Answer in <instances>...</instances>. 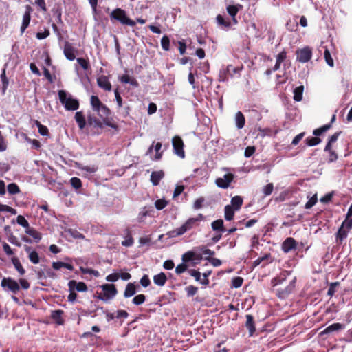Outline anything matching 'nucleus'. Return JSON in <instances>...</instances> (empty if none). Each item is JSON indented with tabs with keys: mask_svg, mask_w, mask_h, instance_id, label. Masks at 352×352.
I'll return each mask as SVG.
<instances>
[{
	"mask_svg": "<svg viewBox=\"0 0 352 352\" xmlns=\"http://www.w3.org/2000/svg\"><path fill=\"white\" fill-rule=\"evenodd\" d=\"M162 146V145L160 142H157L155 144V142H153L152 145H151L150 147L148 148V149L147 151V154L152 153L153 150L154 149L155 151V155L153 160L155 161H158V160H161V158L162 157V154H163V152L160 151Z\"/></svg>",
	"mask_w": 352,
	"mask_h": 352,
	"instance_id": "22",
	"label": "nucleus"
},
{
	"mask_svg": "<svg viewBox=\"0 0 352 352\" xmlns=\"http://www.w3.org/2000/svg\"><path fill=\"white\" fill-rule=\"evenodd\" d=\"M243 282V279L241 277H240V276L234 277L232 280V285L234 288H239L242 285Z\"/></svg>",
	"mask_w": 352,
	"mask_h": 352,
	"instance_id": "57",
	"label": "nucleus"
},
{
	"mask_svg": "<svg viewBox=\"0 0 352 352\" xmlns=\"http://www.w3.org/2000/svg\"><path fill=\"white\" fill-rule=\"evenodd\" d=\"M168 201L164 198L157 199L155 201V207L157 210H161L167 206Z\"/></svg>",
	"mask_w": 352,
	"mask_h": 352,
	"instance_id": "43",
	"label": "nucleus"
},
{
	"mask_svg": "<svg viewBox=\"0 0 352 352\" xmlns=\"http://www.w3.org/2000/svg\"><path fill=\"white\" fill-rule=\"evenodd\" d=\"M188 268V265L184 261L178 265L175 268V272L177 274H181L184 272Z\"/></svg>",
	"mask_w": 352,
	"mask_h": 352,
	"instance_id": "60",
	"label": "nucleus"
},
{
	"mask_svg": "<svg viewBox=\"0 0 352 352\" xmlns=\"http://www.w3.org/2000/svg\"><path fill=\"white\" fill-rule=\"evenodd\" d=\"M119 80L122 83L130 84L135 88L139 87V82H138V80L134 77H132L127 74H123L122 76H120Z\"/></svg>",
	"mask_w": 352,
	"mask_h": 352,
	"instance_id": "24",
	"label": "nucleus"
},
{
	"mask_svg": "<svg viewBox=\"0 0 352 352\" xmlns=\"http://www.w3.org/2000/svg\"><path fill=\"white\" fill-rule=\"evenodd\" d=\"M211 227L214 231H219L221 232L225 231L223 221L222 219L214 221L211 224Z\"/></svg>",
	"mask_w": 352,
	"mask_h": 352,
	"instance_id": "38",
	"label": "nucleus"
},
{
	"mask_svg": "<svg viewBox=\"0 0 352 352\" xmlns=\"http://www.w3.org/2000/svg\"><path fill=\"white\" fill-rule=\"evenodd\" d=\"M28 258L30 261L34 264H37L39 263L40 258L38 254L34 250L30 252Z\"/></svg>",
	"mask_w": 352,
	"mask_h": 352,
	"instance_id": "46",
	"label": "nucleus"
},
{
	"mask_svg": "<svg viewBox=\"0 0 352 352\" xmlns=\"http://www.w3.org/2000/svg\"><path fill=\"white\" fill-rule=\"evenodd\" d=\"M141 285L144 287H147L151 284V280L147 274H144L140 279V281Z\"/></svg>",
	"mask_w": 352,
	"mask_h": 352,
	"instance_id": "62",
	"label": "nucleus"
},
{
	"mask_svg": "<svg viewBox=\"0 0 352 352\" xmlns=\"http://www.w3.org/2000/svg\"><path fill=\"white\" fill-rule=\"evenodd\" d=\"M331 129V124H324L322 126L318 128L313 131V135L316 137H308L305 139V144L308 146H314L319 144L322 140L318 136L321 135L323 133L327 132Z\"/></svg>",
	"mask_w": 352,
	"mask_h": 352,
	"instance_id": "7",
	"label": "nucleus"
},
{
	"mask_svg": "<svg viewBox=\"0 0 352 352\" xmlns=\"http://www.w3.org/2000/svg\"><path fill=\"white\" fill-rule=\"evenodd\" d=\"M324 59H325V61L327 63V65L331 67H333V65H334L333 60L331 57L330 52L329 51V50L327 47L325 48V50L324 52Z\"/></svg>",
	"mask_w": 352,
	"mask_h": 352,
	"instance_id": "44",
	"label": "nucleus"
},
{
	"mask_svg": "<svg viewBox=\"0 0 352 352\" xmlns=\"http://www.w3.org/2000/svg\"><path fill=\"white\" fill-rule=\"evenodd\" d=\"M1 285L3 288H8L13 294H16L20 289L19 283L12 278H3L1 280Z\"/></svg>",
	"mask_w": 352,
	"mask_h": 352,
	"instance_id": "11",
	"label": "nucleus"
},
{
	"mask_svg": "<svg viewBox=\"0 0 352 352\" xmlns=\"http://www.w3.org/2000/svg\"><path fill=\"white\" fill-rule=\"evenodd\" d=\"M304 87L302 85L296 87L294 90V100L300 102L302 100Z\"/></svg>",
	"mask_w": 352,
	"mask_h": 352,
	"instance_id": "37",
	"label": "nucleus"
},
{
	"mask_svg": "<svg viewBox=\"0 0 352 352\" xmlns=\"http://www.w3.org/2000/svg\"><path fill=\"white\" fill-rule=\"evenodd\" d=\"M167 281V276L164 272H160L153 276V282L160 287H163Z\"/></svg>",
	"mask_w": 352,
	"mask_h": 352,
	"instance_id": "28",
	"label": "nucleus"
},
{
	"mask_svg": "<svg viewBox=\"0 0 352 352\" xmlns=\"http://www.w3.org/2000/svg\"><path fill=\"white\" fill-rule=\"evenodd\" d=\"M12 263L20 275H23L25 273V269L23 267L19 259L17 257H13L12 258Z\"/></svg>",
	"mask_w": 352,
	"mask_h": 352,
	"instance_id": "39",
	"label": "nucleus"
},
{
	"mask_svg": "<svg viewBox=\"0 0 352 352\" xmlns=\"http://www.w3.org/2000/svg\"><path fill=\"white\" fill-rule=\"evenodd\" d=\"M120 278V274L118 273H112L106 277V280L109 282H116Z\"/></svg>",
	"mask_w": 352,
	"mask_h": 352,
	"instance_id": "64",
	"label": "nucleus"
},
{
	"mask_svg": "<svg viewBox=\"0 0 352 352\" xmlns=\"http://www.w3.org/2000/svg\"><path fill=\"white\" fill-rule=\"evenodd\" d=\"M69 290H76L79 292H87L88 288L84 282H76L72 280L68 283Z\"/></svg>",
	"mask_w": 352,
	"mask_h": 352,
	"instance_id": "20",
	"label": "nucleus"
},
{
	"mask_svg": "<svg viewBox=\"0 0 352 352\" xmlns=\"http://www.w3.org/2000/svg\"><path fill=\"white\" fill-rule=\"evenodd\" d=\"M296 60L302 63L309 62L312 57V50L309 46L298 49L296 52Z\"/></svg>",
	"mask_w": 352,
	"mask_h": 352,
	"instance_id": "9",
	"label": "nucleus"
},
{
	"mask_svg": "<svg viewBox=\"0 0 352 352\" xmlns=\"http://www.w3.org/2000/svg\"><path fill=\"white\" fill-rule=\"evenodd\" d=\"M172 144L175 154L181 158H184L185 152L184 151V142L179 136H175L172 139Z\"/></svg>",
	"mask_w": 352,
	"mask_h": 352,
	"instance_id": "10",
	"label": "nucleus"
},
{
	"mask_svg": "<svg viewBox=\"0 0 352 352\" xmlns=\"http://www.w3.org/2000/svg\"><path fill=\"white\" fill-rule=\"evenodd\" d=\"M35 125L38 127V133L43 136L49 135V130L47 126L43 125L39 121L34 120Z\"/></svg>",
	"mask_w": 352,
	"mask_h": 352,
	"instance_id": "42",
	"label": "nucleus"
},
{
	"mask_svg": "<svg viewBox=\"0 0 352 352\" xmlns=\"http://www.w3.org/2000/svg\"><path fill=\"white\" fill-rule=\"evenodd\" d=\"M287 58V52L285 50L280 52L276 57V61L281 64Z\"/></svg>",
	"mask_w": 352,
	"mask_h": 352,
	"instance_id": "63",
	"label": "nucleus"
},
{
	"mask_svg": "<svg viewBox=\"0 0 352 352\" xmlns=\"http://www.w3.org/2000/svg\"><path fill=\"white\" fill-rule=\"evenodd\" d=\"M326 152H329V158H328V162L331 163L333 162H336L338 157L337 153L332 149V147H331V150H324Z\"/></svg>",
	"mask_w": 352,
	"mask_h": 352,
	"instance_id": "50",
	"label": "nucleus"
},
{
	"mask_svg": "<svg viewBox=\"0 0 352 352\" xmlns=\"http://www.w3.org/2000/svg\"><path fill=\"white\" fill-rule=\"evenodd\" d=\"M161 45L164 50L168 51L170 50V39L168 36L164 35L161 39Z\"/></svg>",
	"mask_w": 352,
	"mask_h": 352,
	"instance_id": "45",
	"label": "nucleus"
},
{
	"mask_svg": "<svg viewBox=\"0 0 352 352\" xmlns=\"http://www.w3.org/2000/svg\"><path fill=\"white\" fill-rule=\"evenodd\" d=\"M245 317H246L245 327L249 331V335L250 336H252L256 331L254 317L250 314L246 315Z\"/></svg>",
	"mask_w": 352,
	"mask_h": 352,
	"instance_id": "25",
	"label": "nucleus"
},
{
	"mask_svg": "<svg viewBox=\"0 0 352 352\" xmlns=\"http://www.w3.org/2000/svg\"><path fill=\"white\" fill-rule=\"evenodd\" d=\"M52 267L56 270H58L62 267H65L70 271H72L74 270V267L72 265L62 261L53 262Z\"/></svg>",
	"mask_w": 352,
	"mask_h": 352,
	"instance_id": "36",
	"label": "nucleus"
},
{
	"mask_svg": "<svg viewBox=\"0 0 352 352\" xmlns=\"http://www.w3.org/2000/svg\"><path fill=\"white\" fill-rule=\"evenodd\" d=\"M0 212H10L12 214H16V211L15 209L12 208L10 206H8L7 205H3L0 204Z\"/></svg>",
	"mask_w": 352,
	"mask_h": 352,
	"instance_id": "54",
	"label": "nucleus"
},
{
	"mask_svg": "<svg viewBox=\"0 0 352 352\" xmlns=\"http://www.w3.org/2000/svg\"><path fill=\"white\" fill-rule=\"evenodd\" d=\"M216 22L218 26L225 31L229 30L233 24L232 21H230L228 19H226L221 14H218L216 16Z\"/></svg>",
	"mask_w": 352,
	"mask_h": 352,
	"instance_id": "17",
	"label": "nucleus"
},
{
	"mask_svg": "<svg viewBox=\"0 0 352 352\" xmlns=\"http://www.w3.org/2000/svg\"><path fill=\"white\" fill-rule=\"evenodd\" d=\"M344 328V325L340 323H333L327 327H326L321 333V335L328 334L333 331H339L343 329Z\"/></svg>",
	"mask_w": 352,
	"mask_h": 352,
	"instance_id": "27",
	"label": "nucleus"
},
{
	"mask_svg": "<svg viewBox=\"0 0 352 352\" xmlns=\"http://www.w3.org/2000/svg\"><path fill=\"white\" fill-rule=\"evenodd\" d=\"M103 294H98L96 298L104 302H107L113 298L117 293V289L113 284H104L101 286Z\"/></svg>",
	"mask_w": 352,
	"mask_h": 352,
	"instance_id": "8",
	"label": "nucleus"
},
{
	"mask_svg": "<svg viewBox=\"0 0 352 352\" xmlns=\"http://www.w3.org/2000/svg\"><path fill=\"white\" fill-rule=\"evenodd\" d=\"M289 275H290V272L289 271L285 270L281 272L277 276L272 280V286L276 287L283 284L287 280Z\"/></svg>",
	"mask_w": 352,
	"mask_h": 352,
	"instance_id": "23",
	"label": "nucleus"
},
{
	"mask_svg": "<svg viewBox=\"0 0 352 352\" xmlns=\"http://www.w3.org/2000/svg\"><path fill=\"white\" fill-rule=\"evenodd\" d=\"M340 134H341V131L336 132L334 134H333L332 135H331L329 138L327 145L324 147V150H331V147H332V144L338 140V138Z\"/></svg>",
	"mask_w": 352,
	"mask_h": 352,
	"instance_id": "41",
	"label": "nucleus"
},
{
	"mask_svg": "<svg viewBox=\"0 0 352 352\" xmlns=\"http://www.w3.org/2000/svg\"><path fill=\"white\" fill-rule=\"evenodd\" d=\"M77 50L75 49L72 44L68 41L64 43L63 53L65 57L69 60H74L76 58V53Z\"/></svg>",
	"mask_w": 352,
	"mask_h": 352,
	"instance_id": "14",
	"label": "nucleus"
},
{
	"mask_svg": "<svg viewBox=\"0 0 352 352\" xmlns=\"http://www.w3.org/2000/svg\"><path fill=\"white\" fill-rule=\"evenodd\" d=\"M164 177V172L163 170L153 171L151 175V182L153 186H157Z\"/></svg>",
	"mask_w": 352,
	"mask_h": 352,
	"instance_id": "26",
	"label": "nucleus"
},
{
	"mask_svg": "<svg viewBox=\"0 0 352 352\" xmlns=\"http://www.w3.org/2000/svg\"><path fill=\"white\" fill-rule=\"evenodd\" d=\"M78 168L89 173H94L98 170V168L96 166H78Z\"/></svg>",
	"mask_w": 352,
	"mask_h": 352,
	"instance_id": "55",
	"label": "nucleus"
},
{
	"mask_svg": "<svg viewBox=\"0 0 352 352\" xmlns=\"http://www.w3.org/2000/svg\"><path fill=\"white\" fill-rule=\"evenodd\" d=\"M124 239H125L122 242L123 246L130 247L133 244L134 240L129 228L124 230Z\"/></svg>",
	"mask_w": 352,
	"mask_h": 352,
	"instance_id": "31",
	"label": "nucleus"
},
{
	"mask_svg": "<svg viewBox=\"0 0 352 352\" xmlns=\"http://www.w3.org/2000/svg\"><path fill=\"white\" fill-rule=\"evenodd\" d=\"M25 233L32 236L36 242H38L41 239V234L34 228H28Z\"/></svg>",
	"mask_w": 352,
	"mask_h": 352,
	"instance_id": "40",
	"label": "nucleus"
},
{
	"mask_svg": "<svg viewBox=\"0 0 352 352\" xmlns=\"http://www.w3.org/2000/svg\"><path fill=\"white\" fill-rule=\"evenodd\" d=\"M243 204V199L241 196L236 195L231 199L230 206L239 211Z\"/></svg>",
	"mask_w": 352,
	"mask_h": 352,
	"instance_id": "29",
	"label": "nucleus"
},
{
	"mask_svg": "<svg viewBox=\"0 0 352 352\" xmlns=\"http://www.w3.org/2000/svg\"><path fill=\"white\" fill-rule=\"evenodd\" d=\"M352 229V205L348 209L346 218L342 223L341 226L339 228L336 234V240L337 243H342L345 240L349 232Z\"/></svg>",
	"mask_w": 352,
	"mask_h": 352,
	"instance_id": "2",
	"label": "nucleus"
},
{
	"mask_svg": "<svg viewBox=\"0 0 352 352\" xmlns=\"http://www.w3.org/2000/svg\"><path fill=\"white\" fill-rule=\"evenodd\" d=\"M97 84L100 88L104 89V91H111V84L108 77L104 75L100 76L97 78Z\"/></svg>",
	"mask_w": 352,
	"mask_h": 352,
	"instance_id": "21",
	"label": "nucleus"
},
{
	"mask_svg": "<svg viewBox=\"0 0 352 352\" xmlns=\"http://www.w3.org/2000/svg\"><path fill=\"white\" fill-rule=\"evenodd\" d=\"M234 179V175L232 173L226 174L223 177L217 178L215 180L216 185L221 188H228Z\"/></svg>",
	"mask_w": 352,
	"mask_h": 352,
	"instance_id": "13",
	"label": "nucleus"
},
{
	"mask_svg": "<svg viewBox=\"0 0 352 352\" xmlns=\"http://www.w3.org/2000/svg\"><path fill=\"white\" fill-rule=\"evenodd\" d=\"M58 94L61 104L66 110L75 111L79 108L78 100L66 91L59 90Z\"/></svg>",
	"mask_w": 352,
	"mask_h": 352,
	"instance_id": "5",
	"label": "nucleus"
},
{
	"mask_svg": "<svg viewBox=\"0 0 352 352\" xmlns=\"http://www.w3.org/2000/svg\"><path fill=\"white\" fill-rule=\"evenodd\" d=\"M340 285L339 282H334V283H331L330 285H329V289H328V292H327V294L329 296H333V294H335L336 291V287Z\"/></svg>",
	"mask_w": 352,
	"mask_h": 352,
	"instance_id": "58",
	"label": "nucleus"
},
{
	"mask_svg": "<svg viewBox=\"0 0 352 352\" xmlns=\"http://www.w3.org/2000/svg\"><path fill=\"white\" fill-rule=\"evenodd\" d=\"M87 123L89 126H93L94 127L102 129L104 126H107L115 131H118V126L112 118H103L100 120L94 115L89 114L87 116Z\"/></svg>",
	"mask_w": 352,
	"mask_h": 352,
	"instance_id": "3",
	"label": "nucleus"
},
{
	"mask_svg": "<svg viewBox=\"0 0 352 352\" xmlns=\"http://www.w3.org/2000/svg\"><path fill=\"white\" fill-rule=\"evenodd\" d=\"M296 278L293 277L292 280H290L289 285L285 288H280L277 290L278 296L280 298H286L289 294H290L296 287Z\"/></svg>",
	"mask_w": 352,
	"mask_h": 352,
	"instance_id": "12",
	"label": "nucleus"
},
{
	"mask_svg": "<svg viewBox=\"0 0 352 352\" xmlns=\"http://www.w3.org/2000/svg\"><path fill=\"white\" fill-rule=\"evenodd\" d=\"M186 291L187 292V295L188 296H192L195 295L198 291V288L197 287H195L193 285H189L186 287Z\"/></svg>",
	"mask_w": 352,
	"mask_h": 352,
	"instance_id": "61",
	"label": "nucleus"
},
{
	"mask_svg": "<svg viewBox=\"0 0 352 352\" xmlns=\"http://www.w3.org/2000/svg\"><path fill=\"white\" fill-rule=\"evenodd\" d=\"M274 190V185L272 183H270L265 186L263 188V193L265 196L270 195Z\"/></svg>",
	"mask_w": 352,
	"mask_h": 352,
	"instance_id": "53",
	"label": "nucleus"
},
{
	"mask_svg": "<svg viewBox=\"0 0 352 352\" xmlns=\"http://www.w3.org/2000/svg\"><path fill=\"white\" fill-rule=\"evenodd\" d=\"M76 60L78 62V63L80 65V67L84 69V70H88L90 67V65H89V62L88 61V60H86L83 58H76Z\"/></svg>",
	"mask_w": 352,
	"mask_h": 352,
	"instance_id": "47",
	"label": "nucleus"
},
{
	"mask_svg": "<svg viewBox=\"0 0 352 352\" xmlns=\"http://www.w3.org/2000/svg\"><path fill=\"white\" fill-rule=\"evenodd\" d=\"M136 293V286L134 283H129L126 285L124 292V296L125 298H129L133 296Z\"/></svg>",
	"mask_w": 352,
	"mask_h": 352,
	"instance_id": "34",
	"label": "nucleus"
},
{
	"mask_svg": "<svg viewBox=\"0 0 352 352\" xmlns=\"http://www.w3.org/2000/svg\"><path fill=\"white\" fill-rule=\"evenodd\" d=\"M70 184L76 190L80 188L82 186V182L78 177H72L70 179Z\"/></svg>",
	"mask_w": 352,
	"mask_h": 352,
	"instance_id": "52",
	"label": "nucleus"
},
{
	"mask_svg": "<svg viewBox=\"0 0 352 352\" xmlns=\"http://www.w3.org/2000/svg\"><path fill=\"white\" fill-rule=\"evenodd\" d=\"M241 68L240 67H234L232 65H229L226 67V70L228 72L229 75L233 76L234 74H239Z\"/></svg>",
	"mask_w": 352,
	"mask_h": 352,
	"instance_id": "56",
	"label": "nucleus"
},
{
	"mask_svg": "<svg viewBox=\"0 0 352 352\" xmlns=\"http://www.w3.org/2000/svg\"><path fill=\"white\" fill-rule=\"evenodd\" d=\"M317 203V196L316 195L312 196L309 200L306 203L305 208L306 209H310Z\"/></svg>",
	"mask_w": 352,
	"mask_h": 352,
	"instance_id": "59",
	"label": "nucleus"
},
{
	"mask_svg": "<svg viewBox=\"0 0 352 352\" xmlns=\"http://www.w3.org/2000/svg\"><path fill=\"white\" fill-rule=\"evenodd\" d=\"M8 191L11 195H15L20 192L19 187L14 183L8 184Z\"/></svg>",
	"mask_w": 352,
	"mask_h": 352,
	"instance_id": "48",
	"label": "nucleus"
},
{
	"mask_svg": "<svg viewBox=\"0 0 352 352\" xmlns=\"http://www.w3.org/2000/svg\"><path fill=\"white\" fill-rule=\"evenodd\" d=\"M17 223L23 228L28 229L30 228L28 221L22 215H19L16 218Z\"/></svg>",
	"mask_w": 352,
	"mask_h": 352,
	"instance_id": "51",
	"label": "nucleus"
},
{
	"mask_svg": "<svg viewBox=\"0 0 352 352\" xmlns=\"http://www.w3.org/2000/svg\"><path fill=\"white\" fill-rule=\"evenodd\" d=\"M297 243L296 240L292 237L287 238L282 243V250L285 253H288L290 251L296 249Z\"/></svg>",
	"mask_w": 352,
	"mask_h": 352,
	"instance_id": "18",
	"label": "nucleus"
},
{
	"mask_svg": "<svg viewBox=\"0 0 352 352\" xmlns=\"http://www.w3.org/2000/svg\"><path fill=\"white\" fill-rule=\"evenodd\" d=\"M63 314V311L58 309L54 310L52 311L51 317L58 324H63L64 322L63 319L62 318V315Z\"/></svg>",
	"mask_w": 352,
	"mask_h": 352,
	"instance_id": "32",
	"label": "nucleus"
},
{
	"mask_svg": "<svg viewBox=\"0 0 352 352\" xmlns=\"http://www.w3.org/2000/svg\"><path fill=\"white\" fill-rule=\"evenodd\" d=\"M32 9L30 6L27 5L25 6V12L23 16L22 24L21 26V32L23 34L26 28L29 26L31 19V12Z\"/></svg>",
	"mask_w": 352,
	"mask_h": 352,
	"instance_id": "16",
	"label": "nucleus"
},
{
	"mask_svg": "<svg viewBox=\"0 0 352 352\" xmlns=\"http://www.w3.org/2000/svg\"><path fill=\"white\" fill-rule=\"evenodd\" d=\"M242 8L243 6L241 4L229 5L226 7L228 13L232 17L233 25L237 24L238 21L236 19V16L239 11L242 9Z\"/></svg>",
	"mask_w": 352,
	"mask_h": 352,
	"instance_id": "19",
	"label": "nucleus"
},
{
	"mask_svg": "<svg viewBox=\"0 0 352 352\" xmlns=\"http://www.w3.org/2000/svg\"><path fill=\"white\" fill-rule=\"evenodd\" d=\"M146 296L144 294H138L133 299V303L136 305H142L144 302Z\"/></svg>",
	"mask_w": 352,
	"mask_h": 352,
	"instance_id": "49",
	"label": "nucleus"
},
{
	"mask_svg": "<svg viewBox=\"0 0 352 352\" xmlns=\"http://www.w3.org/2000/svg\"><path fill=\"white\" fill-rule=\"evenodd\" d=\"M237 211L229 205H226L224 208V217L226 221H232L234 219V213Z\"/></svg>",
	"mask_w": 352,
	"mask_h": 352,
	"instance_id": "33",
	"label": "nucleus"
},
{
	"mask_svg": "<svg viewBox=\"0 0 352 352\" xmlns=\"http://www.w3.org/2000/svg\"><path fill=\"white\" fill-rule=\"evenodd\" d=\"M206 220V217L202 214H199L195 217H191L187 219L180 227L172 230L170 232L171 237H177L183 235L186 232L199 226L201 221Z\"/></svg>",
	"mask_w": 352,
	"mask_h": 352,
	"instance_id": "1",
	"label": "nucleus"
},
{
	"mask_svg": "<svg viewBox=\"0 0 352 352\" xmlns=\"http://www.w3.org/2000/svg\"><path fill=\"white\" fill-rule=\"evenodd\" d=\"M90 105L92 110L100 118H109L111 113L110 109L103 104L97 96L92 95L90 97Z\"/></svg>",
	"mask_w": 352,
	"mask_h": 352,
	"instance_id": "4",
	"label": "nucleus"
},
{
	"mask_svg": "<svg viewBox=\"0 0 352 352\" xmlns=\"http://www.w3.org/2000/svg\"><path fill=\"white\" fill-rule=\"evenodd\" d=\"M110 18L111 20L119 21L122 25L133 27L136 24L133 20L127 16L126 11L121 8L114 9L110 14Z\"/></svg>",
	"mask_w": 352,
	"mask_h": 352,
	"instance_id": "6",
	"label": "nucleus"
},
{
	"mask_svg": "<svg viewBox=\"0 0 352 352\" xmlns=\"http://www.w3.org/2000/svg\"><path fill=\"white\" fill-rule=\"evenodd\" d=\"M245 122L243 114L241 111H238L235 115V124L239 129H242Z\"/></svg>",
	"mask_w": 352,
	"mask_h": 352,
	"instance_id": "35",
	"label": "nucleus"
},
{
	"mask_svg": "<svg viewBox=\"0 0 352 352\" xmlns=\"http://www.w3.org/2000/svg\"><path fill=\"white\" fill-rule=\"evenodd\" d=\"M202 259V256L200 254H197L193 251L186 252L182 255V261L184 263L194 261L193 265L198 263Z\"/></svg>",
	"mask_w": 352,
	"mask_h": 352,
	"instance_id": "15",
	"label": "nucleus"
},
{
	"mask_svg": "<svg viewBox=\"0 0 352 352\" xmlns=\"http://www.w3.org/2000/svg\"><path fill=\"white\" fill-rule=\"evenodd\" d=\"M75 120L80 128L83 129L86 126V120L82 111H77L75 113Z\"/></svg>",
	"mask_w": 352,
	"mask_h": 352,
	"instance_id": "30",
	"label": "nucleus"
}]
</instances>
